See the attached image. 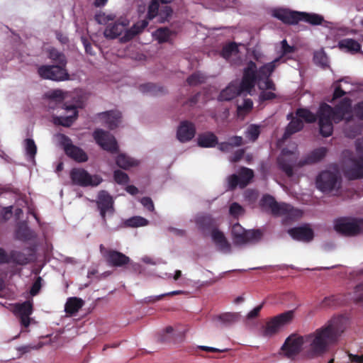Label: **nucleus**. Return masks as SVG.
<instances>
[{"label": "nucleus", "mask_w": 363, "mask_h": 363, "mask_svg": "<svg viewBox=\"0 0 363 363\" xmlns=\"http://www.w3.org/2000/svg\"><path fill=\"white\" fill-rule=\"evenodd\" d=\"M296 116L303 122L312 123L316 121L318 114L312 113L310 110L303 108H299L296 111Z\"/></svg>", "instance_id": "c9c22d12"}, {"label": "nucleus", "mask_w": 363, "mask_h": 363, "mask_svg": "<svg viewBox=\"0 0 363 363\" xmlns=\"http://www.w3.org/2000/svg\"><path fill=\"white\" fill-rule=\"evenodd\" d=\"M125 27V24L121 22L109 23L104 32V36L106 38L115 39L122 34Z\"/></svg>", "instance_id": "c756f323"}, {"label": "nucleus", "mask_w": 363, "mask_h": 363, "mask_svg": "<svg viewBox=\"0 0 363 363\" xmlns=\"http://www.w3.org/2000/svg\"><path fill=\"white\" fill-rule=\"evenodd\" d=\"M301 21H306L313 26L320 25L324 21V18L321 15L317 13H308L306 12H301Z\"/></svg>", "instance_id": "58836bf2"}, {"label": "nucleus", "mask_w": 363, "mask_h": 363, "mask_svg": "<svg viewBox=\"0 0 363 363\" xmlns=\"http://www.w3.org/2000/svg\"><path fill=\"white\" fill-rule=\"evenodd\" d=\"M139 90L144 94H149L152 96H157L164 93V87L153 83H146L140 85Z\"/></svg>", "instance_id": "72a5a7b5"}, {"label": "nucleus", "mask_w": 363, "mask_h": 363, "mask_svg": "<svg viewBox=\"0 0 363 363\" xmlns=\"http://www.w3.org/2000/svg\"><path fill=\"white\" fill-rule=\"evenodd\" d=\"M237 52H238V45L235 43L232 42L223 46L220 55L225 59H228L233 53Z\"/></svg>", "instance_id": "49530a36"}, {"label": "nucleus", "mask_w": 363, "mask_h": 363, "mask_svg": "<svg viewBox=\"0 0 363 363\" xmlns=\"http://www.w3.org/2000/svg\"><path fill=\"white\" fill-rule=\"evenodd\" d=\"M301 12L279 9L274 11L273 16L286 24H296L301 21Z\"/></svg>", "instance_id": "a211bd4d"}, {"label": "nucleus", "mask_w": 363, "mask_h": 363, "mask_svg": "<svg viewBox=\"0 0 363 363\" xmlns=\"http://www.w3.org/2000/svg\"><path fill=\"white\" fill-rule=\"evenodd\" d=\"M340 303V298L338 296H330L323 298L320 303V308H325L335 306Z\"/></svg>", "instance_id": "de8ad7c7"}, {"label": "nucleus", "mask_w": 363, "mask_h": 363, "mask_svg": "<svg viewBox=\"0 0 363 363\" xmlns=\"http://www.w3.org/2000/svg\"><path fill=\"white\" fill-rule=\"evenodd\" d=\"M196 224L199 230L203 232L211 231L217 229L216 220L210 214H203L196 217Z\"/></svg>", "instance_id": "393cba45"}, {"label": "nucleus", "mask_w": 363, "mask_h": 363, "mask_svg": "<svg viewBox=\"0 0 363 363\" xmlns=\"http://www.w3.org/2000/svg\"><path fill=\"white\" fill-rule=\"evenodd\" d=\"M238 315L234 313H225L219 316V319L224 323H231L236 321Z\"/></svg>", "instance_id": "e2e57ef3"}, {"label": "nucleus", "mask_w": 363, "mask_h": 363, "mask_svg": "<svg viewBox=\"0 0 363 363\" xmlns=\"http://www.w3.org/2000/svg\"><path fill=\"white\" fill-rule=\"evenodd\" d=\"M351 113V99H342L334 107L322 104L318 111L320 133L323 137L330 136L333 132V124L342 121L347 113Z\"/></svg>", "instance_id": "f03ea898"}, {"label": "nucleus", "mask_w": 363, "mask_h": 363, "mask_svg": "<svg viewBox=\"0 0 363 363\" xmlns=\"http://www.w3.org/2000/svg\"><path fill=\"white\" fill-rule=\"evenodd\" d=\"M281 50L282 55H286L287 54L294 52L296 48L294 46H291L288 44L286 40H283L281 41Z\"/></svg>", "instance_id": "69168bd1"}, {"label": "nucleus", "mask_w": 363, "mask_h": 363, "mask_svg": "<svg viewBox=\"0 0 363 363\" xmlns=\"http://www.w3.org/2000/svg\"><path fill=\"white\" fill-rule=\"evenodd\" d=\"M142 205L146 208L149 211H153L155 209L152 200L150 197H143L140 200Z\"/></svg>", "instance_id": "338daca9"}, {"label": "nucleus", "mask_w": 363, "mask_h": 363, "mask_svg": "<svg viewBox=\"0 0 363 363\" xmlns=\"http://www.w3.org/2000/svg\"><path fill=\"white\" fill-rule=\"evenodd\" d=\"M148 223V220L140 216H134L127 219L123 225L125 227L138 228L141 226H145Z\"/></svg>", "instance_id": "37998d69"}, {"label": "nucleus", "mask_w": 363, "mask_h": 363, "mask_svg": "<svg viewBox=\"0 0 363 363\" xmlns=\"http://www.w3.org/2000/svg\"><path fill=\"white\" fill-rule=\"evenodd\" d=\"M243 92L245 91L241 89V86L238 82H232L220 92L218 100L220 101H229Z\"/></svg>", "instance_id": "5701e85b"}, {"label": "nucleus", "mask_w": 363, "mask_h": 363, "mask_svg": "<svg viewBox=\"0 0 363 363\" xmlns=\"http://www.w3.org/2000/svg\"><path fill=\"white\" fill-rule=\"evenodd\" d=\"M335 229L344 235H357L363 233V218H340L335 221Z\"/></svg>", "instance_id": "39448f33"}, {"label": "nucleus", "mask_w": 363, "mask_h": 363, "mask_svg": "<svg viewBox=\"0 0 363 363\" xmlns=\"http://www.w3.org/2000/svg\"><path fill=\"white\" fill-rule=\"evenodd\" d=\"M327 151V148L324 147L315 149L305 158L297 162V157L291 151L283 150L282 155L277 159L278 166L288 177H292L294 174V166L302 167L305 165L316 163L325 157Z\"/></svg>", "instance_id": "7ed1b4c3"}, {"label": "nucleus", "mask_w": 363, "mask_h": 363, "mask_svg": "<svg viewBox=\"0 0 363 363\" xmlns=\"http://www.w3.org/2000/svg\"><path fill=\"white\" fill-rule=\"evenodd\" d=\"M196 134V128L193 123L189 121H182L177 132V139L182 143L190 141Z\"/></svg>", "instance_id": "6ab92c4d"}, {"label": "nucleus", "mask_w": 363, "mask_h": 363, "mask_svg": "<svg viewBox=\"0 0 363 363\" xmlns=\"http://www.w3.org/2000/svg\"><path fill=\"white\" fill-rule=\"evenodd\" d=\"M346 94V91H345L340 85H337L335 88L332 100L330 101L331 103H333L334 101L336 99H338L342 96H344Z\"/></svg>", "instance_id": "0e129e2a"}, {"label": "nucleus", "mask_w": 363, "mask_h": 363, "mask_svg": "<svg viewBox=\"0 0 363 363\" xmlns=\"http://www.w3.org/2000/svg\"><path fill=\"white\" fill-rule=\"evenodd\" d=\"M173 11L169 6L160 9V2L158 0H152L148 6L146 18L148 21L158 17L157 22L164 23L172 16Z\"/></svg>", "instance_id": "9b49d317"}, {"label": "nucleus", "mask_w": 363, "mask_h": 363, "mask_svg": "<svg viewBox=\"0 0 363 363\" xmlns=\"http://www.w3.org/2000/svg\"><path fill=\"white\" fill-rule=\"evenodd\" d=\"M343 121H345L343 130L346 137L350 138H354L357 135L360 134L362 129V125L354 121L352 112L350 113H347L345 116Z\"/></svg>", "instance_id": "4be33fe9"}, {"label": "nucleus", "mask_w": 363, "mask_h": 363, "mask_svg": "<svg viewBox=\"0 0 363 363\" xmlns=\"http://www.w3.org/2000/svg\"><path fill=\"white\" fill-rule=\"evenodd\" d=\"M69 177L74 185L82 187L97 186L103 181L99 175H91L83 168L72 169L69 173Z\"/></svg>", "instance_id": "423d86ee"}, {"label": "nucleus", "mask_w": 363, "mask_h": 363, "mask_svg": "<svg viewBox=\"0 0 363 363\" xmlns=\"http://www.w3.org/2000/svg\"><path fill=\"white\" fill-rule=\"evenodd\" d=\"M282 203H278L274 197L269 194H264L259 201L260 207L264 211H270L274 216H279Z\"/></svg>", "instance_id": "b1692460"}, {"label": "nucleus", "mask_w": 363, "mask_h": 363, "mask_svg": "<svg viewBox=\"0 0 363 363\" xmlns=\"http://www.w3.org/2000/svg\"><path fill=\"white\" fill-rule=\"evenodd\" d=\"M105 260L109 266L115 267H123L130 262L128 256L115 250L106 252Z\"/></svg>", "instance_id": "aec40b11"}, {"label": "nucleus", "mask_w": 363, "mask_h": 363, "mask_svg": "<svg viewBox=\"0 0 363 363\" xmlns=\"http://www.w3.org/2000/svg\"><path fill=\"white\" fill-rule=\"evenodd\" d=\"M84 306V301L77 297L68 298L65 306L66 313L72 315L76 314Z\"/></svg>", "instance_id": "473e14b6"}, {"label": "nucleus", "mask_w": 363, "mask_h": 363, "mask_svg": "<svg viewBox=\"0 0 363 363\" xmlns=\"http://www.w3.org/2000/svg\"><path fill=\"white\" fill-rule=\"evenodd\" d=\"M292 318L293 311H286L274 316L267 323L264 329V334L270 336L276 334L279 331V328L289 323Z\"/></svg>", "instance_id": "4468645a"}, {"label": "nucleus", "mask_w": 363, "mask_h": 363, "mask_svg": "<svg viewBox=\"0 0 363 363\" xmlns=\"http://www.w3.org/2000/svg\"><path fill=\"white\" fill-rule=\"evenodd\" d=\"M314 62L323 67L328 65V59L326 54L323 51H317L313 56Z\"/></svg>", "instance_id": "3c124183"}, {"label": "nucleus", "mask_w": 363, "mask_h": 363, "mask_svg": "<svg viewBox=\"0 0 363 363\" xmlns=\"http://www.w3.org/2000/svg\"><path fill=\"white\" fill-rule=\"evenodd\" d=\"M253 103L250 99H245L243 101L242 105L238 106V111L240 112L244 111L245 112H249L252 108Z\"/></svg>", "instance_id": "680f3d73"}, {"label": "nucleus", "mask_w": 363, "mask_h": 363, "mask_svg": "<svg viewBox=\"0 0 363 363\" xmlns=\"http://www.w3.org/2000/svg\"><path fill=\"white\" fill-rule=\"evenodd\" d=\"M288 233L296 240L308 242L314 238V232L308 225H302L289 229Z\"/></svg>", "instance_id": "f3484780"}, {"label": "nucleus", "mask_w": 363, "mask_h": 363, "mask_svg": "<svg viewBox=\"0 0 363 363\" xmlns=\"http://www.w3.org/2000/svg\"><path fill=\"white\" fill-rule=\"evenodd\" d=\"M287 119H291V121L286 128L284 137L287 138L291 135L301 130L303 128V122L299 119L296 116H293V113H289L287 116Z\"/></svg>", "instance_id": "cd10ccee"}, {"label": "nucleus", "mask_w": 363, "mask_h": 363, "mask_svg": "<svg viewBox=\"0 0 363 363\" xmlns=\"http://www.w3.org/2000/svg\"><path fill=\"white\" fill-rule=\"evenodd\" d=\"M8 256L10 259V262H13L19 265H25L28 263V257L26 255L21 252L12 250L10 252Z\"/></svg>", "instance_id": "4c0bfd02"}, {"label": "nucleus", "mask_w": 363, "mask_h": 363, "mask_svg": "<svg viewBox=\"0 0 363 363\" xmlns=\"http://www.w3.org/2000/svg\"><path fill=\"white\" fill-rule=\"evenodd\" d=\"M138 35V32L135 31L133 27L125 30L124 35L121 37V40L123 43L128 42L133 39Z\"/></svg>", "instance_id": "13d9d810"}, {"label": "nucleus", "mask_w": 363, "mask_h": 363, "mask_svg": "<svg viewBox=\"0 0 363 363\" xmlns=\"http://www.w3.org/2000/svg\"><path fill=\"white\" fill-rule=\"evenodd\" d=\"M240 177L238 174H233L228 177V189L230 190H234L238 186L240 187Z\"/></svg>", "instance_id": "4d7b16f0"}, {"label": "nucleus", "mask_w": 363, "mask_h": 363, "mask_svg": "<svg viewBox=\"0 0 363 363\" xmlns=\"http://www.w3.org/2000/svg\"><path fill=\"white\" fill-rule=\"evenodd\" d=\"M238 176L240 177V188L242 189L250 182L254 177V172L251 169L242 167Z\"/></svg>", "instance_id": "e433bc0d"}, {"label": "nucleus", "mask_w": 363, "mask_h": 363, "mask_svg": "<svg viewBox=\"0 0 363 363\" xmlns=\"http://www.w3.org/2000/svg\"><path fill=\"white\" fill-rule=\"evenodd\" d=\"M341 182V178L337 174L327 170L321 172L315 179L317 189L325 194L338 190Z\"/></svg>", "instance_id": "0eeeda50"}, {"label": "nucleus", "mask_w": 363, "mask_h": 363, "mask_svg": "<svg viewBox=\"0 0 363 363\" xmlns=\"http://www.w3.org/2000/svg\"><path fill=\"white\" fill-rule=\"evenodd\" d=\"M16 235L21 240H29L32 238V231L27 225H21L16 230Z\"/></svg>", "instance_id": "09e8293b"}, {"label": "nucleus", "mask_w": 363, "mask_h": 363, "mask_svg": "<svg viewBox=\"0 0 363 363\" xmlns=\"http://www.w3.org/2000/svg\"><path fill=\"white\" fill-rule=\"evenodd\" d=\"M148 20L147 18L139 21L133 25L135 31L138 32V35L141 33L144 29L148 26Z\"/></svg>", "instance_id": "052dcab7"}, {"label": "nucleus", "mask_w": 363, "mask_h": 363, "mask_svg": "<svg viewBox=\"0 0 363 363\" xmlns=\"http://www.w3.org/2000/svg\"><path fill=\"white\" fill-rule=\"evenodd\" d=\"M343 332L340 320L333 318L313 333L301 336L290 335L284 341L281 350L289 359H294L301 351L303 344H306L303 356L312 359L323 356L330 347L338 340Z\"/></svg>", "instance_id": "f257e3e1"}, {"label": "nucleus", "mask_w": 363, "mask_h": 363, "mask_svg": "<svg viewBox=\"0 0 363 363\" xmlns=\"http://www.w3.org/2000/svg\"><path fill=\"white\" fill-rule=\"evenodd\" d=\"M60 144L63 146L65 154L79 162H84L88 160V156L86 152L80 147L74 145L71 139L64 135H60Z\"/></svg>", "instance_id": "f8f14e48"}, {"label": "nucleus", "mask_w": 363, "mask_h": 363, "mask_svg": "<svg viewBox=\"0 0 363 363\" xmlns=\"http://www.w3.org/2000/svg\"><path fill=\"white\" fill-rule=\"evenodd\" d=\"M279 61V59H276L274 61L264 64L259 69V77L268 78L270 77L273 72L276 68V63Z\"/></svg>", "instance_id": "ea45409f"}, {"label": "nucleus", "mask_w": 363, "mask_h": 363, "mask_svg": "<svg viewBox=\"0 0 363 363\" xmlns=\"http://www.w3.org/2000/svg\"><path fill=\"white\" fill-rule=\"evenodd\" d=\"M302 211L290 204L282 203L279 216H285L290 220H297L302 216Z\"/></svg>", "instance_id": "2f4dec72"}, {"label": "nucleus", "mask_w": 363, "mask_h": 363, "mask_svg": "<svg viewBox=\"0 0 363 363\" xmlns=\"http://www.w3.org/2000/svg\"><path fill=\"white\" fill-rule=\"evenodd\" d=\"M198 145L201 147H214L218 144L217 136L212 132L199 134L197 138Z\"/></svg>", "instance_id": "c85d7f7f"}, {"label": "nucleus", "mask_w": 363, "mask_h": 363, "mask_svg": "<svg viewBox=\"0 0 363 363\" xmlns=\"http://www.w3.org/2000/svg\"><path fill=\"white\" fill-rule=\"evenodd\" d=\"M37 72L43 79L61 82L69 79V74L65 67L60 65H40Z\"/></svg>", "instance_id": "6e6552de"}, {"label": "nucleus", "mask_w": 363, "mask_h": 363, "mask_svg": "<svg viewBox=\"0 0 363 363\" xmlns=\"http://www.w3.org/2000/svg\"><path fill=\"white\" fill-rule=\"evenodd\" d=\"M99 116L101 119L104 120L110 130H114L121 122V113L118 111H108L100 113Z\"/></svg>", "instance_id": "bb28decb"}, {"label": "nucleus", "mask_w": 363, "mask_h": 363, "mask_svg": "<svg viewBox=\"0 0 363 363\" xmlns=\"http://www.w3.org/2000/svg\"><path fill=\"white\" fill-rule=\"evenodd\" d=\"M355 116L363 121V101L358 102L354 107Z\"/></svg>", "instance_id": "774afa93"}, {"label": "nucleus", "mask_w": 363, "mask_h": 363, "mask_svg": "<svg viewBox=\"0 0 363 363\" xmlns=\"http://www.w3.org/2000/svg\"><path fill=\"white\" fill-rule=\"evenodd\" d=\"M206 81V76L199 71L194 72L186 79V82L189 86H197L205 83Z\"/></svg>", "instance_id": "a19ab883"}, {"label": "nucleus", "mask_w": 363, "mask_h": 363, "mask_svg": "<svg viewBox=\"0 0 363 363\" xmlns=\"http://www.w3.org/2000/svg\"><path fill=\"white\" fill-rule=\"evenodd\" d=\"M43 279L40 277H36L35 281L33 283L30 294L31 296H35L38 294L42 287Z\"/></svg>", "instance_id": "5fc2aeb1"}, {"label": "nucleus", "mask_w": 363, "mask_h": 363, "mask_svg": "<svg viewBox=\"0 0 363 363\" xmlns=\"http://www.w3.org/2000/svg\"><path fill=\"white\" fill-rule=\"evenodd\" d=\"M93 137L96 143L104 150L112 154L118 152V145L115 137L110 134L108 131L102 129H96Z\"/></svg>", "instance_id": "1a4fd4ad"}, {"label": "nucleus", "mask_w": 363, "mask_h": 363, "mask_svg": "<svg viewBox=\"0 0 363 363\" xmlns=\"http://www.w3.org/2000/svg\"><path fill=\"white\" fill-rule=\"evenodd\" d=\"M229 213L232 216L237 218L244 213V208L239 203L234 202L230 206Z\"/></svg>", "instance_id": "6e6d98bb"}, {"label": "nucleus", "mask_w": 363, "mask_h": 363, "mask_svg": "<svg viewBox=\"0 0 363 363\" xmlns=\"http://www.w3.org/2000/svg\"><path fill=\"white\" fill-rule=\"evenodd\" d=\"M175 35V32L171 30L167 27L160 28L155 32L154 36L159 43H168L171 40V37Z\"/></svg>", "instance_id": "f704fd0d"}, {"label": "nucleus", "mask_w": 363, "mask_h": 363, "mask_svg": "<svg viewBox=\"0 0 363 363\" xmlns=\"http://www.w3.org/2000/svg\"><path fill=\"white\" fill-rule=\"evenodd\" d=\"M24 143L26 155L30 160H34L37 153V146L34 140L31 138H27L24 140Z\"/></svg>", "instance_id": "a18cd8bd"}, {"label": "nucleus", "mask_w": 363, "mask_h": 363, "mask_svg": "<svg viewBox=\"0 0 363 363\" xmlns=\"http://www.w3.org/2000/svg\"><path fill=\"white\" fill-rule=\"evenodd\" d=\"M49 58L55 61L57 65L65 67L67 64V60L65 55L60 52L57 50L52 48L49 51Z\"/></svg>", "instance_id": "c03bdc74"}, {"label": "nucleus", "mask_w": 363, "mask_h": 363, "mask_svg": "<svg viewBox=\"0 0 363 363\" xmlns=\"http://www.w3.org/2000/svg\"><path fill=\"white\" fill-rule=\"evenodd\" d=\"M338 47L340 50L352 54L359 52L361 50V45L357 40L352 38H344L338 42Z\"/></svg>", "instance_id": "7c9ffc66"}, {"label": "nucleus", "mask_w": 363, "mask_h": 363, "mask_svg": "<svg viewBox=\"0 0 363 363\" xmlns=\"http://www.w3.org/2000/svg\"><path fill=\"white\" fill-rule=\"evenodd\" d=\"M258 79L257 67L255 62L250 60L243 69V75L239 85L245 92H250Z\"/></svg>", "instance_id": "9d476101"}, {"label": "nucleus", "mask_w": 363, "mask_h": 363, "mask_svg": "<svg viewBox=\"0 0 363 363\" xmlns=\"http://www.w3.org/2000/svg\"><path fill=\"white\" fill-rule=\"evenodd\" d=\"M116 164L124 169H127L130 167L135 166L137 163L133 159L127 157L124 154H119L116 160Z\"/></svg>", "instance_id": "79ce46f5"}, {"label": "nucleus", "mask_w": 363, "mask_h": 363, "mask_svg": "<svg viewBox=\"0 0 363 363\" xmlns=\"http://www.w3.org/2000/svg\"><path fill=\"white\" fill-rule=\"evenodd\" d=\"M351 164L345 170V176L350 180L363 178V156L350 159Z\"/></svg>", "instance_id": "dca6fc26"}, {"label": "nucleus", "mask_w": 363, "mask_h": 363, "mask_svg": "<svg viewBox=\"0 0 363 363\" xmlns=\"http://www.w3.org/2000/svg\"><path fill=\"white\" fill-rule=\"evenodd\" d=\"M353 299L356 303L363 302V281L355 286Z\"/></svg>", "instance_id": "864d4df0"}, {"label": "nucleus", "mask_w": 363, "mask_h": 363, "mask_svg": "<svg viewBox=\"0 0 363 363\" xmlns=\"http://www.w3.org/2000/svg\"><path fill=\"white\" fill-rule=\"evenodd\" d=\"M65 109L67 112H71L72 114L67 116L54 117V123L64 127L71 126L78 116L77 106L74 104H65Z\"/></svg>", "instance_id": "412c9836"}, {"label": "nucleus", "mask_w": 363, "mask_h": 363, "mask_svg": "<svg viewBox=\"0 0 363 363\" xmlns=\"http://www.w3.org/2000/svg\"><path fill=\"white\" fill-rule=\"evenodd\" d=\"M260 134L259 126L257 125H250L247 131L245 136L251 141L255 142L259 138Z\"/></svg>", "instance_id": "8fccbe9b"}, {"label": "nucleus", "mask_w": 363, "mask_h": 363, "mask_svg": "<svg viewBox=\"0 0 363 363\" xmlns=\"http://www.w3.org/2000/svg\"><path fill=\"white\" fill-rule=\"evenodd\" d=\"M211 238L219 250L223 252H230L231 245L228 241L222 231L219 230L218 228L213 229L211 233Z\"/></svg>", "instance_id": "a878e982"}, {"label": "nucleus", "mask_w": 363, "mask_h": 363, "mask_svg": "<svg viewBox=\"0 0 363 363\" xmlns=\"http://www.w3.org/2000/svg\"><path fill=\"white\" fill-rule=\"evenodd\" d=\"M231 234L233 242L235 245H242L248 242H257L263 235L261 230H245L239 223L232 226Z\"/></svg>", "instance_id": "20e7f679"}, {"label": "nucleus", "mask_w": 363, "mask_h": 363, "mask_svg": "<svg viewBox=\"0 0 363 363\" xmlns=\"http://www.w3.org/2000/svg\"><path fill=\"white\" fill-rule=\"evenodd\" d=\"M114 180L118 184H125L129 182L128 175L121 170H115L113 172Z\"/></svg>", "instance_id": "603ef678"}, {"label": "nucleus", "mask_w": 363, "mask_h": 363, "mask_svg": "<svg viewBox=\"0 0 363 363\" xmlns=\"http://www.w3.org/2000/svg\"><path fill=\"white\" fill-rule=\"evenodd\" d=\"M97 208L100 211L102 219V224L107 227V220L106 218V213L113 214L114 213L113 200L112 196L106 191L99 192L96 201Z\"/></svg>", "instance_id": "ddd939ff"}, {"label": "nucleus", "mask_w": 363, "mask_h": 363, "mask_svg": "<svg viewBox=\"0 0 363 363\" xmlns=\"http://www.w3.org/2000/svg\"><path fill=\"white\" fill-rule=\"evenodd\" d=\"M148 20L147 18L139 21L133 25L135 31L138 32V35L141 33L144 29L148 26Z\"/></svg>", "instance_id": "bf43d9fd"}, {"label": "nucleus", "mask_w": 363, "mask_h": 363, "mask_svg": "<svg viewBox=\"0 0 363 363\" xmlns=\"http://www.w3.org/2000/svg\"><path fill=\"white\" fill-rule=\"evenodd\" d=\"M33 300H27L21 303H16L14 306V312L19 316L21 323L25 328L30 323V315L33 311Z\"/></svg>", "instance_id": "2eb2a0df"}]
</instances>
